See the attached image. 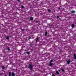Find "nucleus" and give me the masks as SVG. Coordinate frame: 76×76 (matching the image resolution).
I'll list each match as a JSON object with an SVG mask.
<instances>
[{
    "label": "nucleus",
    "instance_id": "aec40b11",
    "mask_svg": "<svg viewBox=\"0 0 76 76\" xmlns=\"http://www.w3.org/2000/svg\"><path fill=\"white\" fill-rule=\"evenodd\" d=\"M52 76H56V75L54 74H52Z\"/></svg>",
    "mask_w": 76,
    "mask_h": 76
},
{
    "label": "nucleus",
    "instance_id": "9b49d317",
    "mask_svg": "<svg viewBox=\"0 0 76 76\" xmlns=\"http://www.w3.org/2000/svg\"><path fill=\"white\" fill-rule=\"evenodd\" d=\"M30 20H33L34 18H32V17H31L30 18Z\"/></svg>",
    "mask_w": 76,
    "mask_h": 76
},
{
    "label": "nucleus",
    "instance_id": "6e6552de",
    "mask_svg": "<svg viewBox=\"0 0 76 76\" xmlns=\"http://www.w3.org/2000/svg\"><path fill=\"white\" fill-rule=\"evenodd\" d=\"M72 26L73 28H75V24H72Z\"/></svg>",
    "mask_w": 76,
    "mask_h": 76
},
{
    "label": "nucleus",
    "instance_id": "412c9836",
    "mask_svg": "<svg viewBox=\"0 0 76 76\" xmlns=\"http://www.w3.org/2000/svg\"><path fill=\"white\" fill-rule=\"evenodd\" d=\"M7 39H9V37L8 36H7Z\"/></svg>",
    "mask_w": 76,
    "mask_h": 76
},
{
    "label": "nucleus",
    "instance_id": "0eeeda50",
    "mask_svg": "<svg viewBox=\"0 0 76 76\" xmlns=\"http://www.w3.org/2000/svg\"><path fill=\"white\" fill-rule=\"evenodd\" d=\"M1 67L3 70H4L5 69V67L4 66H2Z\"/></svg>",
    "mask_w": 76,
    "mask_h": 76
},
{
    "label": "nucleus",
    "instance_id": "f3484780",
    "mask_svg": "<svg viewBox=\"0 0 76 76\" xmlns=\"http://www.w3.org/2000/svg\"><path fill=\"white\" fill-rule=\"evenodd\" d=\"M9 76H11V72H9Z\"/></svg>",
    "mask_w": 76,
    "mask_h": 76
},
{
    "label": "nucleus",
    "instance_id": "bb28decb",
    "mask_svg": "<svg viewBox=\"0 0 76 76\" xmlns=\"http://www.w3.org/2000/svg\"><path fill=\"white\" fill-rule=\"evenodd\" d=\"M0 75L1 76V75H2V74H1V73H0Z\"/></svg>",
    "mask_w": 76,
    "mask_h": 76
},
{
    "label": "nucleus",
    "instance_id": "c756f323",
    "mask_svg": "<svg viewBox=\"0 0 76 76\" xmlns=\"http://www.w3.org/2000/svg\"><path fill=\"white\" fill-rule=\"evenodd\" d=\"M59 72H60V70H59Z\"/></svg>",
    "mask_w": 76,
    "mask_h": 76
},
{
    "label": "nucleus",
    "instance_id": "f8f14e48",
    "mask_svg": "<svg viewBox=\"0 0 76 76\" xmlns=\"http://www.w3.org/2000/svg\"><path fill=\"white\" fill-rule=\"evenodd\" d=\"M48 26H49V28H51V27H52V25H50V24H49V25H48Z\"/></svg>",
    "mask_w": 76,
    "mask_h": 76
},
{
    "label": "nucleus",
    "instance_id": "dca6fc26",
    "mask_svg": "<svg viewBox=\"0 0 76 76\" xmlns=\"http://www.w3.org/2000/svg\"><path fill=\"white\" fill-rule=\"evenodd\" d=\"M56 74H57L58 75V74H59V72H58L56 71Z\"/></svg>",
    "mask_w": 76,
    "mask_h": 76
},
{
    "label": "nucleus",
    "instance_id": "ddd939ff",
    "mask_svg": "<svg viewBox=\"0 0 76 76\" xmlns=\"http://www.w3.org/2000/svg\"><path fill=\"white\" fill-rule=\"evenodd\" d=\"M26 53L27 54H28V55H29L30 54V52H26Z\"/></svg>",
    "mask_w": 76,
    "mask_h": 76
},
{
    "label": "nucleus",
    "instance_id": "2f4dec72",
    "mask_svg": "<svg viewBox=\"0 0 76 76\" xmlns=\"http://www.w3.org/2000/svg\"><path fill=\"white\" fill-rule=\"evenodd\" d=\"M57 6V5H56V6Z\"/></svg>",
    "mask_w": 76,
    "mask_h": 76
},
{
    "label": "nucleus",
    "instance_id": "f03ea898",
    "mask_svg": "<svg viewBox=\"0 0 76 76\" xmlns=\"http://www.w3.org/2000/svg\"><path fill=\"white\" fill-rule=\"evenodd\" d=\"M71 62V61H70V59H69L67 62V64H69Z\"/></svg>",
    "mask_w": 76,
    "mask_h": 76
},
{
    "label": "nucleus",
    "instance_id": "4be33fe9",
    "mask_svg": "<svg viewBox=\"0 0 76 76\" xmlns=\"http://www.w3.org/2000/svg\"><path fill=\"white\" fill-rule=\"evenodd\" d=\"M7 49L8 50V51H9V50H10V48H9V47H8L7 48Z\"/></svg>",
    "mask_w": 76,
    "mask_h": 76
},
{
    "label": "nucleus",
    "instance_id": "5701e85b",
    "mask_svg": "<svg viewBox=\"0 0 76 76\" xmlns=\"http://www.w3.org/2000/svg\"><path fill=\"white\" fill-rule=\"evenodd\" d=\"M57 18L58 19H60V16H57Z\"/></svg>",
    "mask_w": 76,
    "mask_h": 76
},
{
    "label": "nucleus",
    "instance_id": "72a5a7b5",
    "mask_svg": "<svg viewBox=\"0 0 76 76\" xmlns=\"http://www.w3.org/2000/svg\"><path fill=\"white\" fill-rule=\"evenodd\" d=\"M56 6V5H55V6Z\"/></svg>",
    "mask_w": 76,
    "mask_h": 76
},
{
    "label": "nucleus",
    "instance_id": "f257e3e1",
    "mask_svg": "<svg viewBox=\"0 0 76 76\" xmlns=\"http://www.w3.org/2000/svg\"><path fill=\"white\" fill-rule=\"evenodd\" d=\"M28 67L29 68L30 70H32L33 69V65L32 64H29Z\"/></svg>",
    "mask_w": 76,
    "mask_h": 76
},
{
    "label": "nucleus",
    "instance_id": "4468645a",
    "mask_svg": "<svg viewBox=\"0 0 76 76\" xmlns=\"http://www.w3.org/2000/svg\"><path fill=\"white\" fill-rule=\"evenodd\" d=\"M53 62V59H51L50 62V63H51L52 62Z\"/></svg>",
    "mask_w": 76,
    "mask_h": 76
},
{
    "label": "nucleus",
    "instance_id": "473e14b6",
    "mask_svg": "<svg viewBox=\"0 0 76 76\" xmlns=\"http://www.w3.org/2000/svg\"><path fill=\"white\" fill-rule=\"evenodd\" d=\"M9 76H11V75H9Z\"/></svg>",
    "mask_w": 76,
    "mask_h": 76
},
{
    "label": "nucleus",
    "instance_id": "20e7f679",
    "mask_svg": "<svg viewBox=\"0 0 76 76\" xmlns=\"http://www.w3.org/2000/svg\"><path fill=\"white\" fill-rule=\"evenodd\" d=\"M11 75L12 76H15V74L14 73L12 72L11 73Z\"/></svg>",
    "mask_w": 76,
    "mask_h": 76
},
{
    "label": "nucleus",
    "instance_id": "b1692460",
    "mask_svg": "<svg viewBox=\"0 0 76 76\" xmlns=\"http://www.w3.org/2000/svg\"><path fill=\"white\" fill-rule=\"evenodd\" d=\"M24 6H23V5H22L21 6V8H24Z\"/></svg>",
    "mask_w": 76,
    "mask_h": 76
},
{
    "label": "nucleus",
    "instance_id": "9d476101",
    "mask_svg": "<svg viewBox=\"0 0 76 76\" xmlns=\"http://www.w3.org/2000/svg\"><path fill=\"white\" fill-rule=\"evenodd\" d=\"M48 34V32L47 31H46L45 33V36H47Z\"/></svg>",
    "mask_w": 76,
    "mask_h": 76
},
{
    "label": "nucleus",
    "instance_id": "a878e982",
    "mask_svg": "<svg viewBox=\"0 0 76 76\" xmlns=\"http://www.w3.org/2000/svg\"><path fill=\"white\" fill-rule=\"evenodd\" d=\"M36 23H38V22H39V21H36Z\"/></svg>",
    "mask_w": 76,
    "mask_h": 76
},
{
    "label": "nucleus",
    "instance_id": "1a4fd4ad",
    "mask_svg": "<svg viewBox=\"0 0 76 76\" xmlns=\"http://www.w3.org/2000/svg\"><path fill=\"white\" fill-rule=\"evenodd\" d=\"M71 12L72 13H75V11L74 10H72L71 11Z\"/></svg>",
    "mask_w": 76,
    "mask_h": 76
},
{
    "label": "nucleus",
    "instance_id": "c85d7f7f",
    "mask_svg": "<svg viewBox=\"0 0 76 76\" xmlns=\"http://www.w3.org/2000/svg\"><path fill=\"white\" fill-rule=\"evenodd\" d=\"M58 9H59V10H60V7H59V8H58Z\"/></svg>",
    "mask_w": 76,
    "mask_h": 76
},
{
    "label": "nucleus",
    "instance_id": "393cba45",
    "mask_svg": "<svg viewBox=\"0 0 76 76\" xmlns=\"http://www.w3.org/2000/svg\"><path fill=\"white\" fill-rule=\"evenodd\" d=\"M31 36H29L28 37V39H31Z\"/></svg>",
    "mask_w": 76,
    "mask_h": 76
},
{
    "label": "nucleus",
    "instance_id": "39448f33",
    "mask_svg": "<svg viewBox=\"0 0 76 76\" xmlns=\"http://www.w3.org/2000/svg\"><path fill=\"white\" fill-rule=\"evenodd\" d=\"M49 66H53V63H49Z\"/></svg>",
    "mask_w": 76,
    "mask_h": 76
},
{
    "label": "nucleus",
    "instance_id": "a211bd4d",
    "mask_svg": "<svg viewBox=\"0 0 76 76\" xmlns=\"http://www.w3.org/2000/svg\"><path fill=\"white\" fill-rule=\"evenodd\" d=\"M21 30L22 31H25V29L24 28L21 29Z\"/></svg>",
    "mask_w": 76,
    "mask_h": 76
},
{
    "label": "nucleus",
    "instance_id": "2eb2a0df",
    "mask_svg": "<svg viewBox=\"0 0 76 76\" xmlns=\"http://www.w3.org/2000/svg\"><path fill=\"white\" fill-rule=\"evenodd\" d=\"M48 12H51V10L50 9H48Z\"/></svg>",
    "mask_w": 76,
    "mask_h": 76
},
{
    "label": "nucleus",
    "instance_id": "423d86ee",
    "mask_svg": "<svg viewBox=\"0 0 76 76\" xmlns=\"http://www.w3.org/2000/svg\"><path fill=\"white\" fill-rule=\"evenodd\" d=\"M74 58L75 60H76V55L74 54Z\"/></svg>",
    "mask_w": 76,
    "mask_h": 76
},
{
    "label": "nucleus",
    "instance_id": "6ab92c4d",
    "mask_svg": "<svg viewBox=\"0 0 76 76\" xmlns=\"http://www.w3.org/2000/svg\"><path fill=\"white\" fill-rule=\"evenodd\" d=\"M61 70L62 71V72H64V69H61Z\"/></svg>",
    "mask_w": 76,
    "mask_h": 76
},
{
    "label": "nucleus",
    "instance_id": "7c9ffc66",
    "mask_svg": "<svg viewBox=\"0 0 76 76\" xmlns=\"http://www.w3.org/2000/svg\"><path fill=\"white\" fill-rule=\"evenodd\" d=\"M5 76H7V75H6Z\"/></svg>",
    "mask_w": 76,
    "mask_h": 76
},
{
    "label": "nucleus",
    "instance_id": "7ed1b4c3",
    "mask_svg": "<svg viewBox=\"0 0 76 76\" xmlns=\"http://www.w3.org/2000/svg\"><path fill=\"white\" fill-rule=\"evenodd\" d=\"M38 40H39V37H37L36 38V42H37L38 41Z\"/></svg>",
    "mask_w": 76,
    "mask_h": 76
},
{
    "label": "nucleus",
    "instance_id": "cd10ccee",
    "mask_svg": "<svg viewBox=\"0 0 76 76\" xmlns=\"http://www.w3.org/2000/svg\"><path fill=\"white\" fill-rule=\"evenodd\" d=\"M18 1H20V0H17Z\"/></svg>",
    "mask_w": 76,
    "mask_h": 76
}]
</instances>
